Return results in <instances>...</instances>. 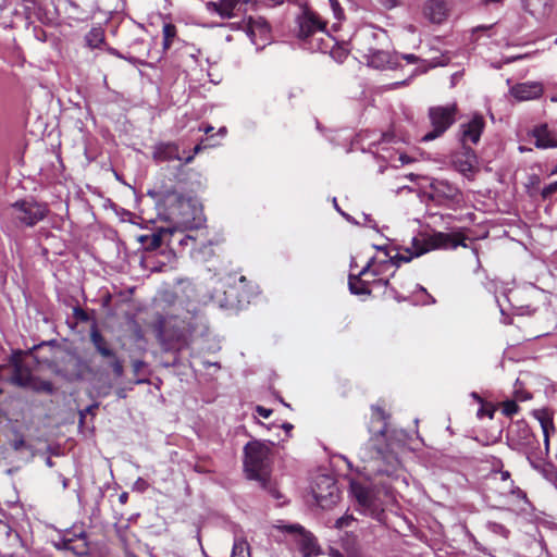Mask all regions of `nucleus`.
<instances>
[{
    "instance_id": "1",
    "label": "nucleus",
    "mask_w": 557,
    "mask_h": 557,
    "mask_svg": "<svg viewBox=\"0 0 557 557\" xmlns=\"http://www.w3.org/2000/svg\"><path fill=\"white\" fill-rule=\"evenodd\" d=\"M197 327L198 317L186 313L184 315L160 317L154 325V331L166 349L181 350L188 346Z\"/></svg>"
},
{
    "instance_id": "2",
    "label": "nucleus",
    "mask_w": 557,
    "mask_h": 557,
    "mask_svg": "<svg viewBox=\"0 0 557 557\" xmlns=\"http://www.w3.org/2000/svg\"><path fill=\"white\" fill-rule=\"evenodd\" d=\"M296 35L304 48L311 51H325L326 39H331L326 21L308 5H304L296 16Z\"/></svg>"
},
{
    "instance_id": "3",
    "label": "nucleus",
    "mask_w": 557,
    "mask_h": 557,
    "mask_svg": "<svg viewBox=\"0 0 557 557\" xmlns=\"http://www.w3.org/2000/svg\"><path fill=\"white\" fill-rule=\"evenodd\" d=\"M244 467L249 479L256 480L274 498L281 495L270 479V447L260 442H249L245 448Z\"/></svg>"
},
{
    "instance_id": "4",
    "label": "nucleus",
    "mask_w": 557,
    "mask_h": 557,
    "mask_svg": "<svg viewBox=\"0 0 557 557\" xmlns=\"http://www.w3.org/2000/svg\"><path fill=\"white\" fill-rule=\"evenodd\" d=\"M372 411L374 419L385 422L386 414L381 407L374 406L372 407ZM385 425L386 423H384L383 428L377 432V434L370 440V445L374 451L372 459L377 463L373 470L380 474H386L389 476L394 474L399 468V460L394 449L392 448V445L386 441Z\"/></svg>"
},
{
    "instance_id": "5",
    "label": "nucleus",
    "mask_w": 557,
    "mask_h": 557,
    "mask_svg": "<svg viewBox=\"0 0 557 557\" xmlns=\"http://www.w3.org/2000/svg\"><path fill=\"white\" fill-rule=\"evenodd\" d=\"M456 246L457 244L453 236L446 233H435L429 238L413 237L410 247L405 249V253H397L394 257H389V259L383 261L380 267H398L400 262H409L412 258L420 257L432 249Z\"/></svg>"
},
{
    "instance_id": "6",
    "label": "nucleus",
    "mask_w": 557,
    "mask_h": 557,
    "mask_svg": "<svg viewBox=\"0 0 557 557\" xmlns=\"http://www.w3.org/2000/svg\"><path fill=\"white\" fill-rule=\"evenodd\" d=\"M49 213L46 203L35 201L34 199H23L15 201L8 209V214L16 226L33 227L42 221Z\"/></svg>"
},
{
    "instance_id": "7",
    "label": "nucleus",
    "mask_w": 557,
    "mask_h": 557,
    "mask_svg": "<svg viewBox=\"0 0 557 557\" xmlns=\"http://www.w3.org/2000/svg\"><path fill=\"white\" fill-rule=\"evenodd\" d=\"M350 492L356 499L359 510L376 520H381L383 513V502L381 491L370 483L351 481Z\"/></svg>"
},
{
    "instance_id": "8",
    "label": "nucleus",
    "mask_w": 557,
    "mask_h": 557,
    "mask_svg": "<svg viewBox=\"0 0 557 557\" xmlns=\"http://www.w3.org/2000/svg\"><path fill=\"white\" fill-rule=\"evenodd\" d=\"M456 106L450 104L446 107H432L429 110V119L432 125V131L424 134L421 138L422 141H431L442 136L455 122Z\"/></svg>"
},
{
    "instance_id": "9",
    "label": "nucleus",
    "mask_w": 557,
    "mask_h": 557,
    "mask_svg": "<svg viewBox=\"0 0 557 557\" xmlns=\"http://www.w3.org/2000/svg\"><path fill=\"white\" fill-rule=\"evenodd\" d=\"M377 33L371 29L361 30L354 38V45L357 50L368 59L370 65L374 67L383 66L388 60V54L372 42L376 39Z\"/></svg>"
},
{
    "instance_id": "10",
    "label": "nucleus",
    "mask_w": 557,
    "mask_h": 557,
    "mask_svg": "<svg viewBox=\"0 0 557 557\" xmlns=\"http://www.w3.org/2000/svg\"><path fill=\"white\" fill-rule=\"evenodd\" d=\"M317 504L323 508H331L339 499L338 487L333 478L327 475L319 476L312 488Z\"/></svg>"
},
{
    "instance_id": "11",
    "label": "nucleus",
    "mask_w": 557,
    "mask_h": 557,
    "mask_svg": "<svg viewBox=\"0 0 557 557\" xmlns=\"http://www.w3.org/2000/svg\"><path fill=\"white\" fill-rule=\"evenodd\" d=\"M369 273L373 276H377L382 273V270L379 269V267H375L374 258H371L358 274H349L348 286L352 294L369 295L371 293V288L369 286L370 282L364 278Z\"/></svg>"
},
{
    "instance_id": "12",
    "label": "nucleus",
    "mask_w": 557,
    "mask_h": 557,
    "mask_svg": "<svg viewBox=\"0 0 557 557\" xmlns=\"http://www.w3.org/2000/svg\"><path fill=\"white\" fill-rule=\"evenodd\" d=\"M59 549L70 550L77 556H83L88 553V544L84 531L78 533L66 531L60 540L55 543Z\"/></svg>"
},
{
    "instance_id": "13",
    "label": "nucleus",
    "mask_w": 557,
    "mask_h": 557,
    "mask_svg": "<svg viewBox=\"0 0 557 557\" xmlns=\"http://www.w3.org/2000/svg\"><path fill=\"white\" fill-rule=\"evenodd\" d=\"M447 0H425L422 5V15L432 24H442L449 16Z\"/></svg>"
},
{
    "instance_id": "14",
    "label": "nucleus",
    "mask_w": 557,
    "mask_h": 557,
    "mask_svg": "<svg viewBox=\"0 0 557 557\" xmlns=\"http://www.w3.org/2000/svg\"><path fill=\"white\" fill-rule=\"evenodd\" d=\"M537 419L540 421V424H541V428L543 431L545 447H544V450H539V453L533 451V450H528V460L533 468H537L539 467L537 461L542 460L543 458H545L548 455L549 431L554 430L553 421L547 414L543 413V414L539 416Z\"/></svg>"
},
{
    "instance_id": "15",
    "label": "nucleus",
    "mask_w": 557,
    "mask_h": 557,
    "mask_svg": "<svg viewBox=\"0 0 557 557\" xmlns=\"http://www.w3.org/2000/svg\"><path fill=\"white\" fill-rule=\"evenodd\" d=\"M244 7L240 0H221L219 2L209 1L206 8L209 12L219 14L222 18H232L238 16Z\"/></svg>"
},
{
    "instance_id": "16",
    "label": "nucleus",
    "mask_w": 557,
    "mask_h": 557,
    "mask_svg": "<svg viewBox=\"0 0 557 557\" xmlns=\"http://www.w3.org/2000/svg\"><path fill=\"white\" fill-rule=\"evenodd\" d=\"M543 85L537 82L519 83L510 88L511 96L518 101L539 99L543 95Z\"/></svg>"
},
{
    "instance_id": "17",
    "label": "nucleus",
    "mask_w": 557,
    "mask_h": 557,
    "mask_svg": "<svg viewBox=\"0 0 557 557\" xmlns=\"http://www.w3.org/2000/svg\"><path fill=\"white\" fill-rule=\"evenodd\" d=\"M485 122L482 115H474L468 123L460 125L462 146L468 143L478 144L484 129Z\"/></svg>"
},
{
    "instance_id": "18",
    "label": "nucleus",
    "mask_w": 557,
    "mask_h": 557,
    "mask_svg": "<svg viewBox=\"0 0 557 557\" xmlns=\"http://www.w3.org/2000/svg\"><path fill=\"white\" fill-rule=\"evenodd\" d=\"M453 165L454 168L462 173L463 175H468L473 172L474 164L476 162V157L474 151L471 148L462 146L461 151L456 152L453 156Z\"/></svg>"
},
{
    "instance_id": "19",
    "label": "nucleus",
    "mask_w": 557,
    "mask_h": 557,
    "mask_svg": "<svg viewBox=\"0 0 557 557\" xmlns=\"http://www.w3.org/2000/svg\"><path fill=\"white\" fill-rule=\"evenodd\" d=\"M286 531L289 533L299 534V542L301 545V550L306 556L315 555L319 550L317 539L309 532H307L299 524H292L285 527Z\"/></svg>"
},
{
    "instance_id": "20",
    "label": "nucleus",
    "mask_w": 557,
    "mask_h": 557,
    "mask_svg": "<svg viewBox=\"0 0 557 557\" xmlns=\"http://www.w3.org/2000/svg\"><path fill=\"white\" fill-rule=\"evenodd\" d=\"M152 157L158 162L180 160L184 161L180 153V147L175 143H160L153 148Z\"/></svg>"
},
{
    "instance_id": "21",
    "label": "nucleus",
    "mask_w": 557,
    "mask_h": 557,
    "mask_svg": "<svg viewBox=\"0 0 557 557\" xmlns=\"http://www.w3.org/2000/svg\"><path fill=\"white\" fill-rule=\"evenodd\" d=\"M247 34L252 41L259 37L261 39H268L270 34L269 23L261 16L252 17L249 16L247 20Z\"/></svg>"
},
{
    "instance_id": "22",
    "label": "nucleus",
    "mask_w": 557,
    "mask_h": 557,
    "mask_svg": "<svg viewBox=\"0 0 557 557\" xmlns=\"http://www.w3.org/2000/svg\"><path fill=\"white\" fill-rule=\"evenodd\" d=\"M532 136L535 138V146L537 148L557 147V137L554 132L548 129L547 124L535 126L532 131Z\"/></svg>"
},
{
    "instance_id": "23",
    "label": "nucleus",
    "mask_w": 557,
    "mask_h": 557,
    "mask_svg": "<svg viewBox=\"0 0 557 557\" xmlns=\"http://www.w3.org/2000/svg\"><path fill=\"white\" fill-rule=\"evenodd\" d=\"M12 363L14 368L12 374L13 383L22 387H28V385L32 383V380L34 379L29 368L25 367L21 362L20 355H14L12 357Z\"/></svg>"
},
{
    "instance_id": "24",
    "label": "nucleus",
    "mask_w": 557,
    "mask_h": 557,
    "mask_svg": "<svg viewBox=\"0 0 557 557\" xmlns=\"http://www.w3.org/2000/svg\"><path fill=\"white\" fill-rule=\"evenodd\" d=\"M518 432L520 434V445L522 446L524 454L528 456V450H533L539 453V450H542L539 447V443L535 440L534 435L531 433V430L527 425H520L518 426Z\"/></svg>"
},
{
    "instance_id": "25",
    "label": "nucleus",
    "mask_w": 557,
    "mask_h": 557,
    "mask_svg": "<svg viewBox=\"0 0 557 557\" xmlns=\"http://www.w3.org/2000/svg\"><path fill=\"white\" fill-rule=\"evenodd\" d=\"M90 339L96 347L97 351L103 357H114L113 350L108 346L104 337L96 330L90 334Z\"/></svg>"
},
{
    "instance_id": "26",
    "label": "nucleus",
    "mask_w": 557,
    "mask_h": 557,
    "mask_svg": "<svg viewBox=\"0 0 557 557\" xmlns=\"http://www.w3.org/2000/svg\"><path fill=\"white\" fill-rule=\"evenodd\" d=\"M28 388H30L37 393H45V394H49V395L54 392L53 384L50 381L40 380L35 376L32 380V383L28 385Z\"/></svg>"
},
{
    "instance_id": "27",
    "label": "nucleus",
    "mask_w": 557,
    "mask_h": 557,
    "mask_svg": "<svg viewBox=\"0 0 557 557\" xmlns=\"http://www.w3.org/2000/svg\"><path fill=\"white\" fill-rule=\"evenodd\" d=\"M85 40L89 48H91V49L98 48L104 40L103 32L100 28H92L86 35Z\"/></svg>"
},
{
    "instance_id": "28",
    "label": "nucleus",
    "mask_w": 557,
    "mask_h": 557,
    "mask_svg": "<svg viewBox=\"0 0 557 557\" xmlns=\"http://www.w3.org/2000/svg\"><path fill=\"white\" fill-rule=\"evenodd\" d=\"M163 50H169L176 37V27L172 23H165L163 25Z\"/></svg>"
},
{
    "instance_id": "29",
    "label": "nucleus",
    "mask_w": 557,
    "mask_h": 557,
    "mask_svg": "<svg viewBox=\"0 0 557 557\" xmlns=\"http://www.w3.org/2000/svg\"><path fill=\"white\" fill-rule=\"evenodd\" d=\"M231 557H250V548L244 539H235Z\"/></svg>"
},
{
    "instance_id": "30",
    "label": "nucleus",
    "mask_w": 557,
    "mask_h": 557,
    "mask_svg": "<svg viewBox=\"0 0 557 557\" xmlns=\"http://www.w3.org/2000/svg\"><path fill=\"white\" fill-rule=\"evenodd\" d=\"M168 234V231H162V232H159V233H153L151 234V236L147 237V239L149 240L148 244H147V248L148 249H157L161 246L162 244V240H163V236Z\"/></svg>"
},
{
    "instance_id": "31",
    "label": "nucleus",
    "mask_w": 557,
    "mask_h": 557,
    "mask_svg": "<svg viewBox=\"0 0 557 557\" xmlns=\"http://www.w3.org/2000/svg\"><path fill=\"white\" fill-rule=\"evenodd\" d=\"M519 410V406L515 400H506L503 403L502 411L507 417H512Z\"/></svg>"
},
{
    "instance_id": "32",
    "label": "nucleus",
    "mask_w": 557,
    "mask_h": 557,
    "mask_svg": "<svg viewBox=\"0 0 557 557\" xmlns=\"http://www.w3.org/2000/svg\"><path fill=\"white\" fill-rule=\"evenodd\" d=\"M336 20L341 21L344 17V11L337 0H327Z\"/></svg>"
},
{
    "instance_id": "33",
    "label": "nucleus",
    "mask_w": 557,
    "mask_h": 557,
    "mask_svg": "<svg viewBox=\"0 0 557 557\" xmlns=\"http://www.w3.org/2000/svg\"><path fill=\"white\" fill-rule=\"evenodd\" d=\"M352 522H355V518L351 515H345L336 520L335 527L337 529H344L350 527Z\"/></svg>"
},
{
    "instance_id": "34",
    "label": "nucleus",
    "mask_w": 557,
    "mask_h": 557,
    "mask_svg": "<svg viewBox=\"0 0 557 557\" xmlns=\"http://www.w3.org/2000/svg\"><path fill=\"white\" fill-rule=\"evenodd\" d=\"M543 460H544V458H543L542 460L537 461L539 467H537L536 469H537V470H539V469H542V470H543V472H544V475H545L548 480H553V478L555 476L554 468H553V466H552V465H545V463H543Z\"/></svg>"
},
{
    "instance_id": "35",
    "label": "nucleus",
    "mask_w": 557,
    "mask_h": 557,
    "mask_svg": "<svg viewBox=\"0 0 557 557\" xmlns=\"http://www.w3.org/2000/svg\"><path fill=\"white\" fill-rule=\"evenodd\" d=\"M556 191H557V181L545 186L542 189V196H543V198H548Z\"/></svg>"
},
{
    "instance_id": "36",
    "label": "nucleus",
    "mask_w": 557,
    "mask_h": 557,
    "mask_svg": "<svg viewBox=\"0 0 557 557\" xmlns=\"http://www.w3.org/2000/svg\"><path fill=\"white\" fill-rule=\"evenodd\" d=\"M383 8L391 10L400 5V0H376Z\"/></svg>"
},
{
    "instance_id": "37",
    "label": "nucleus",
    "mask_w": 557,
    "mask_h": 557,
    "mask_svg": "<svg viewBox=\"0 0 557 557\" xmlns=\"http://www.w3.org/2000/svg\"><path fill=\"white\" fill-rule=\"evenodd\" d=\"M197 240V237L191 235V234H186V235H183L180 239H178V244L181 246H188L189 243L191 244H195Z\"/></svg>"
},
{
    "instance_id": "38",
    "label": "nucleus",
    "mask_w": 557,
    "mask_h": 557,
    "mask_svg": "<svg viewBox=\"0 0 557 557\" xmlns=\"http://www.w3.org/2000/svg\"><path fill=\"white\" fill-rule=\"evenodd\" d=\"M112 370L114 372V374L116 376H122L123 375V372H124V368H123V364H122V361H120L119 359H115L112 364Z\"/></svg>"
},
{
    "instance_id": "39",
    "label": "nucleus",
    "mask_w": 557,
    "mask_h": 557,
    "mask_svg": "<svg viewBox=\"0 0 557 557\" xmlns=\"http://www.w3.org/2000/svg\"><path fill=\"white\" fill-rule=\"evenodd\" d=\"M201 150H202V146L201 145H196L195 148H194V153L188 156V157H186V158H183L184 159V163L185 164L191 163L194 158H195V154L199 153Z\"/></svg>"
},
{
    "instance_id": "40",
    "label": "nucleus",
    "mask_w": 557,
    "mask_h": 557,
    "mask_svg": "<svg viewBox=\"0 0 557 557\" xmlns=\"http://www.w3.org/2000/svg\"><path fill=\"white\" fill-rule=\"evenodd\" d=\"M132 366H133V370H134L135 374H138L140 372V370L144 368L145 362L141 360H134Z\"/></svg>"
},
{
    "instance_id": "41",
    "label": "nucleus",
    "mask_w": 557,
    "mask_h": 557,
    "mask_svg": "<svg viewBox=\"0 0 557 557\" xmlns=\"http://www.w3.org/2000/svg\"><path fill=\"white\" fill-rule=\"evenodd\" d=\"M97 408H98V405H91V406H88L84 411H81V421H83L86 413L94 414V412Z\"/></svg>"
},
{
    "instance_id": "42",
    "label": "nucleus",
    "mask_w": 557,
    "mask_h": 557,
    "mask_svg": "<svg viewBox=\"0 0 557 557\" xmlns=\"http://www.w3.org/2000/svg\"><path fill=\"white\" fill-rule=\"evenodd\" d=\"M257 412H258L261 417H263V418H269V417H270V414L272 413V410L267 409V408L261 407V406H258V407H257Z\"/></svg>"
},
{
    "instance_id": "43",
    "label": "nucleus",
    "mask_w": 557,
    "mask_h": 557,
    "mask_svg": "<svg viewBox=\"0 0 557 557\" xmlns=\"http://www.w3.org/2000/svg\"><path fill=\"white\" fill-rule=\"evenodd\" d=\"M401 58L406 60L408 63H417L419 58L414 54H403Z\"/></svg>"
},
{
    "instance_id": "44",
    "label": "nucleus",
    "mask_w": 557,
    "mask_h": 557,
    "mask_svg": "<svg viewBox=\"0 0 557 557\" xmlns=\"http://www.w3.org/2000/svg\"><path fill=\"white\" fill-rule=\"evenodd\" d=\"M75 315L79 320H83V321L87 320V314L82 309H76L75 310Z\"/></svg>"
},
{
    "instance_id": "45",
    "label": "nucleus",
    "mask_w": 557,
    "mask_h": 557,
    "mask_svg": "<svg viewBox=\"0 0 557 557\" xmlns=\"http://www.w3.org/2000/svg\"><path fill=\"white\" fill-rule=\"evenodd\" d=\"M329 556L330 557H344V555L335 548H330Z\"/></svg>"
},
{
    "instance_id": "46",
    "label": "nucleus",
    "mask_w": 557,
    "mask_h": 557,
    "mask_svg": "<svg viewBox=\"0 0 557 557\" xmlns=\"http://www.w3.org/2000/svg\"><path fill=\"white\" fill-rule=\"evenodd\" d=\"M127 498H128V494L126 492L122 493L120 496H119V500L122 503V504H125L127 502Z\"/></svg>"
},
{
    "instance_id": "47",
    "label": "nucleus",
    "mask_w": 557,
    "mask_h": 557,
    "mask_svg": "<svg viewBox=\"0 0 557 557\" xmlns=\"http://www.w3.org/2000/svg\"><path fill=\"white\" fill-rule=\"evenodd\" d=\"M481 2L484 4V5H487V4H491V3H500L502 0H481Z\"/></svg>"
},
{
    "instance_id": "48",
    "label": "nucleus",
    "mask_w": 557,
    "mask_h": 557,
    "mask_svg": "<svg viewBox=\"0 0 557 557\" xmlns=\"http://www.w3.org/2000/svg\"><path fill=\"white\" fill-rule=\"evenodd\" d=\"M448 190H449L448 196H449V197H451V198H454V197H455V194H456V191H457V190H456V189H453V188H450V187H448Z\"/></svg>"
},
{
    "instance_id": "49",
    "label": "nucleus",
    "mask_w": 557,
    "mask_h": 557,
    "mask_svg": "<svg viewBox=\"0 0 557 557\" xmlns=\"http://www.w3.org/2000/svg\"><path fill=\"white\" fill-rule=\"evenodd\" d=\"M509 472L508 471H504L502 472V480H507L509 478Z\"/></svg>"
},
{
    "instance_id": "50",
    "label": "nucleus",
    "mask_w": 557,
    "mask_h": 557,
    "mask_svg": "<svg viewBox=\"0 0 557 557\" xmlns=\"http://www.w3.org/2000/svg\"><path fill=\"white\" fill-rule=\"evenodd\" d=\"M212 129H213V127H212V126H207V127H205V128H203V132H205L206 134H209Z\"/></svg>"
},
{
    "instance_id": "51",
    "label": "nucleus",
    "mask_w": 557,
    "mask_h": 557,
    "mask_svg": "<svg viewBox=\"0 0 557 557\" xmlns=\"http://www.w3.org/2000/svg\"><path fill=\"white\" fill-rule=\"evenodd\" d=\"M168 557H181L180 555H177L176 553H168L166 554Z\"/></svg>"
},
{
    "instance_id": "52",
    "label": "nucleus",
    "mask_w": 557,
    "mask_h": 557,
    "mask_svg": "<svg viewBox=\"0 0 557 557\" xmlns=\"http://www.w3.org/2000/svg\"><path fill=\"white\" fill-rule=\"evenodd\" d=\"M487 28H488L487 26H478L476 28H474V32L481 30V29H487Z\"/></svg>"
},
{
    "instance_id": "53",
    "label": "nucleus",
    "mask_w": 557,
    "mask_h": 557,
    "mask_svg": "<svg viewBox=\"0 0 557 557\" xmlns=\"http://www.w3.org/2000/svg\"><path fill=\"white\" fill-rule=\"evenodd\" d=\"M284 428H285L286 430H290V429L293 428V425H292V424H286Z\"/></svg>"
},
{
    "instance_id": "54",
    "label": "nucleus",
    "mask_w": 557,
    "mask_h": 557,
    "mask_svg": "<svg viewBox=\"0 0 557 557\" xmlns=\"http://www.w3.org/2000/svg\"><path fill=\"white\" fill-rule=\"evenodd\" d=\"M219 133L224 134L225 133V128L224 127L220 128Z\"/></svg>"
},
{
    "instance_id": "55",
    "label": "nucleus",
    "mask_w": 557,
    "mask_h": 557,
    "mask_svg": "<svg viewBox=\"0 0 557 557\" xmlns=\"http://www.w3.org/2000/svg\"><path fill=\"white\" fill-rule=\"evenodd\" d=\"M384 285L388 284V280L383 281Z\"/></svg>"
}]
</instances>
